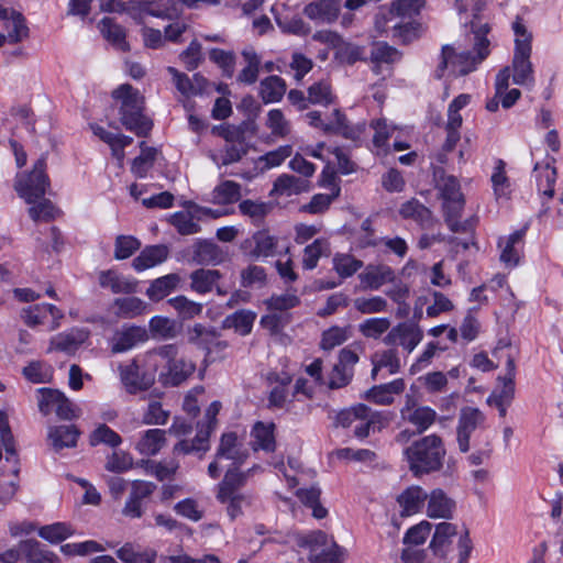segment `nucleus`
<instances>
[{"instance_id":"nucleus-53","label":"nucleus","mask_w":563,"mask_h":563,"mask_svg":"<svg viewBox=\"0 0 563 563\" xmlns=\"http://www.w3.org/2000/svg\"><path fill=\"white\" fill-rule=\"evenodd\" d=\"M246 154V147L243 142L228 143L221 153L209 154L214 164L227 166L239 162Z\"/></svg>"},{"instance_id":"nucleus-57","label":"nucleus","mask_w":563,"mask_h":563,"mask_svg":"<svg viewBox=\"0 0 563 563\" xmlns=\"http://www.w3.org/2000/svg\"><path fill=\"white\" fill-rule=\"evenodd\" d=\"M471 100V95L461 93L450 102L445 129H460L462 126L463 118L461 111L470 104Z\"/></svg>"},{"instance_id":"nucleus-23","label":"nucleus","mask_w":563,"mask_h":563,"mask_svg":"<svg viewBox=\"0 0 563 563\" xmlns=\"http://www.w3.org/2000/svg\"><path fill=\"white\" fill-rule=\"evenodd\" d=\"M0 20L3 21L9 43L15 44L27 37L29 27L21 13L0 7Z\"/></svg>"},{"instance_id":"nucleus-8","label":"nucleus","mask_w":563,"mask_h":563,"mask_svg":"<svg viewBox=\"0 0 563 563\" xmlns=\"http://www.w3.org/2000/svg\"><path fill=\"white\" fill-rule=\"evenodd\" d=\"M441 192L443 197L445 221L450 230L453 232L471 233L474 228V220L468 219L464 222L459 221L464 208V198L460 190L459 180L452 176L444 178L441 184Z\"/></svg>"},{"instance_id":"nucleus-17","label":"nucleus","mask_w":563,"mask_h":563,"mask_svg":"<svg viewBox=\"0 0 563 563\" xmlns=\"http://www.w3.org/2000/svg\"><path fill=\"white\" fill-rule=\"evenodd\" d=\"M484 422V415L473 407L461 410L457 427V443L460 451L466 453L470 448V437Z\"/></svg>"},{"instance_id":"nucleus-59","label":"nucleus","mask_w":563,"mask_h":563,"mask_svg":"<svg viewBox=\"0 0 563 563\" xmlns=\"http://www.w3.org/2000/svg\"><path fill=\"white\" fill-rule=\"evenodd\" d=\"M308 100L312 104L329 106L334 102L335 96L329 81L321 80L308 88Z\"/></svg>"},{"instance_id":"nucleus-29","label":"nucleus","mask_w":563,"mask_h":563,"mask_svg":"<svg viewBox=\"0 0 563 563\" xmlns=\"http://www.w3.org/2000/svg\"><path fill=\"white\" fill-rule=\"evenodd\" d=\"M456 534L457 527L455 525L446 521L438 523L429 543V549L435 556H445L452 543V538Z\"/></svg>"},{"instance_id":"nucleus-11","label":"nucleus","mask_w":563,"mask_h":563,"mask_svg":"<svg viewBox=\"0 0 563 563\" xmlns=\"http://www.w3.org/2000/svg\"><path fill=\"white\" fill-rule=\"evenodd\" d=\"M40 411L47 416L55 412L60 419L71 420L77 417V407L60 391L40 388L37 390Z\"/></svg>"},{"instance_id":"nucleus-45","label":"nucleus","mask_w":563,"mask_h":563,"mask_svg":"<svg viewBox=\"0 0 563 563\" xmlns=\"http://www.w3.org/2000/svg\"><path fill=\"white\" fill-rule=\"evenodd\" d=\"M192 261L200 265H218L223 261V253L214 243L200 241L195 245Z\"/></svg>"},{"instance_id":"nucleus-22","label":"nucleus","mask_w":563,"mask_h":563,"mask_svg":"<svg viewBox=\"0 0 563 563\" xmlns=\"http://www.w3.org/2000/svg\"><path fill=\"white\" fill-rule=\"evenodd\" d=\"M427 516L432 519H451L455 510V501L442 489H433L427 497Z\"/></svg>"},{"instance_id":"nucleus-1","label":"nucleus","mask_w":563,"mask_h":563,"mask_svg":"<svg viewBox=\"0 0 563 563\" xmlns=\"http://www.w3.org/2000/svg\"><path fill=\"white\" fill-rule=\"evenodd\" d=\"M14 187L18 195L31 205L29 214L33 221H51L58 213L53 202L44 198L49 187L45 155L35 162L30 174L18 175Z\"/></svg>"},{"instance_id":"nucleus-5","label":"nucleus","mask_w":563,"mask_h":563,"mask_svg":"<svg viewBox=\"0 0 563 563\" xmlns=\"http://www.w3.org/2000/svg\"><path fill=\"white\" fill-rule=\"evenodd\" d=\"M423 5L422 0H395L389 8V23L393 22V37L407 44L419 35V24L415 16Z\"/></svg>"},{"instance_id":"nucleus-34","label":"nucleus","mask_w":563,"mask_h":563,"mask_svg":"<svg viewBox=\"0 0 563 563\" xmlns=\"http://www.w3.org/2000/svg\"><path fill=\"white\" fill-rule=\"evenodd\" d=\"M275 468L277 472L283 473L290 486H296L305 479L312 478L316 475L313 470L303 468L301 460L297 459L287 460V463L284 460H280L275 464Z\"/></svg>"},{"instance_id":"nucleus-2","label":"nucleus","mask_w":563,"mask_h":563,"mask_svg":"<svg viewBox=\"0 0 563 563\" xmlns=\"http://www.w3.org/2000/svg\"><path fill=\"white\" fill-rule=\"evenodd\" d=\"M488 31L487 24L474 30V49L476 55L456 49L452 45H444L434 69V77L450 80L475 70L477 65L489 54V41L486 38Z\"/></svg>"},{"instance_id":"nucleus-35","label":"nucleus","mask_w":563,"mask_h":563,"mask_svg":"<svg viewBox=\"0 0 563 563\" xmlns=\"http://www.w3.org/2000/svg\"><path fill=\"white\" fill-rule=\"evenodd\" d=\"M553 162L537 163L534 166V177L537 188L540 195L552 198L554 195V185L556 180V170L552 165Z\"/></svg>"},{"instance_id":"nucleus-62","label":"nucleus","mask_w":563,"mask_h":563,"mask_svg":"<svg viewBox=\"0 0 563 563\" xmlns=\"http://www.w3.org/2000/svg\"><path fill=\"white\" fill-rule=\"evenodd\" d=\"M432 527V523L427 520H422L419 523L410 527L402 538L404 545H422L431 533Z\"/></svg>"},{"instance_id":"nucleus-39","label":"nucleus","mask_w":563,"mask_h":563,"mask_svg":"<svg viewBox=\"0 0 563 563\" xmlns=\"http://www.w3.org/2000/svg\"><path fill=\"white\" fill-rule=\"evenodd\" d=\"M309 190L307 180L283 174L274 183L271 196L290 197Z\"/></svg>"},{"instance_id":"nucleus-42","label":"nucleus","mask_w":563,"mask_h":563,"mask_svg":"<svg viewBox=\"0 0 563 563\" xmlns=\"http://www.w3.org/2000/svg\"><path fill=\"white\" fill-rule=\"evenodd\" d=\"M181 278L178 274L172 273L158 277L150 284L146 290L147 297L153 301H159L175 290Z\"/></svg>"},{"instance_id":"nucleus-28","label":"nucleus","mask_w":563,"mask_h":563,"mask_svg":"<svg viewBox=\"0 0 563 563\" xmlns=\"http://www.w3.org/2000/svg\"><path fill=\"white\" fill-rule=\"evenodd\" d=\"M169 256V249L166 245H152L145 247L134 260L133 268L136 272L155 267L164 263Z\"/></svg>"},{"instance_id":"nucleus-15","label":"nucleus","mask_w":563,"mask_h":563,"mask_svg":"<svg viewBox=\"0 0 563 563\" xmlns=\"http://www.w3.org/2000/svg\"><path fill=\"white\" fill-rule=\"evenodd\" d=\"M527 229L528 227L525 225L508 236L499 239L498 246L500 249V261L506 267L515 268L519 265L523 250V238Z\"/></svg>"},{"instance_id":"nucleus-26","label":"nucleus","mask_w":563,"mask_h":563,"mask_svg":"<svg viewBox=\"0 0 563 563\" xmlns=\"http://www.w3.org/2000/svg\"><path fill=\"white\" fill-rule=\"evenodd\" d=\"M427 497L428 494L419 486H410L405 489L397 497V503L400 507V516L409 517L418 514L427 500Z\"/></svg>"},{"instance_id":"nucleus-9","label":"nucleus","mask_w":563,"mask_h":563,"mask_svg":"<svg viewBox=\"0 0 563 563\" xmlns=\"http://www.w3.org/2000/svg\"><path fill=\"white\" fill-rule=\"evenodd\" d=\"M148 352L135 356L131 362L119 364L120 380L129 394L148 389L155 382L156 369L147 365Z\"/></svg>"},{"instance_id":"nucleus-43","label":"nucleus","mask_w":563,"mask_h":563,"mask_svg":"<svg viewBox=\"0 0 563 563\" xmlns=\"http://www.w3.org/2000/svg\"><path fill=\"white\" fill-rule=\"evenodd\" d=\"M252 446L254 451L271 453L275 449L274 424L256 422L252 429Z\"/></svg>"},{"instance_id":"nucleus-31","label":"nucleus","mask_w":563,"mask_h":563,"mask_svg":"<svg viewBox=\"0 0 563 563\" xmlns=\"http://www.w3.org/2000/svg\"><path fill=\"white\" fill-rule=\"evenodd\" d=\"M407 457H442L445 454L442 441L431 434L413 443L406 452Z\"/></svg>"},{"instance_id":"nucleus-33","label":"nucleus","mask_w":563,"mask_h":563,"mask_svg":"<svg viewBox=\"0 0 563 563\" xmlns=\"http://www.w3.org/2000/svg\"><path fill=\"white\" fill-rule=\"evenodd\" d=\"M112 308L114 314L120 319H133L148 311V305L141 298L133 296L115 298Z\"/></svg>"},{"instance_id":"nucleus-6","label":"nucleus","mask_w":563,"mask_h":563,"mask_svg":"<svg viewBox=\"0 0 563 563\" xmlns=\"http://www.w3.org/2000/svg\"><path fill=\"white\" fill-rule=\"evenodd\" d=\"M379 423L380 415L363 404L340 410L334 419L336 427L349 430L353 437L360 440L367 438L376 428L379 429Z\"/></svg>"},{"instance_id":"nucleus-13","label":"nucleus","mask_w":563,"mask_h":563,"mask_svg":"<svg viewBox=\"0 0 563 563\" xmlns=\"http://www.w3.org/2000/svg\"><path fill=\"white\" fill-rule=\"evenodd\" d=\"M177 15L172 0H131L130 16L142 24L146 16L169 20Z\"/></svg>"},{"instance_id":"nucleus-7","label":"nucleus","mask_w":563,"mask_h":563,"mask_svg":"<svg viewBox=\"0 0 563 563\" xmlns=\"http://www.w3.org/2000/svg\"><path fill=\"white\" fill-rule=\"evenodd\" d=\"M296 545L308 552L310 563H341L342 550L321 530L299 533L295 538Z\"/></svg>"},{"instance_id":"nucleus-51","label":"nucleus","mask_w":563,"mask_h":563,"mask_svg":"<svg viewBox=\"0 0 563 563\" xmlns=\"http://www.w3.org/2000/svg\"><path fill=\"white\" fill-rule=\"evenodd\" d=\"M16 465L11 467L0 466V508L3 507L16 492Z\"/></svg>"},{"instance_id":"nucleus-19","label":"nucleus","mask_w":563,"mask_h":563,"mask_svg":"<svg viewBox=\"0 0 563 563\" xmlns=\"http://www.w3.org/2000/svg\"><path fill=\"white\" fill-rule=\"evenodd\" d=\"M98 283L101 288L109 289L112 294H133L136 291L137 282L115 269L101 271L98 274Z\"/></svg>"},{"instance_id":"nucleus-64","label":"nucleus","mask_w":563,"mask_h":563,"mask_svg":"<svg viewBox=\"0 0 563 563\" xmlns=\"http://www.w3.org/2000/svg\"><path fill=\"white\" fill-rule=\"evenodd\" d=\"M362 267V262L350 254L338 253L333 257V268L342 278L351 277Z\"/></svg>"},{"instance_id":"nucleus-46","label":"nucleus","mask_w":563,"mask_h":563,"mask_svg":"<svg viewBox=\"0 0 563 563\" xmlns=\"http://www.w3.org/2000/svg\"><path fill=\"white\" fill-rule=\"evenodd\" d=\"M331 253L330 243L327 239H316L303 249L302 267L311 271L317 267L321 257H327Z\"/></svg>"},{"instance_id":"nucleus-14","label":"nucleus","mask_w":563,"mask_h":563,"mask_svg":"<svg viewBox=\"0 0 563 563\" xmlns=\"http://www.w3.org/2000/svg\"><path fill=\"white\" fill-rule=\"evenodd\" d=\"M221 409V402L220 401H213L210 404V406L206 410V420H207V429L206 430H199L195 440L189 441H180L175 446V452L177 454H192L198 452H205L209 448V434L210 431L216 426V418Z\"/></svg>"},{"instance_id":"nucleus-63","label":"nucleus","mask_w":563,"mask_h":563,"mask_svg":"<svg viewBox=\"0 0 563 563\" xmlns=\"http://www.w3.org/2000/svg\"><path fill=\"white\" fill-rule=\"evenodd\" d=\"M168 303L178 312L183 319H192L202 312V305L188 299L185 296H176L168 300Z\"/></svg>"},{"instance_id":"nucleus-60","label":"nucleus","mask_w":563,"mask_h":563,"mask_svg":"<svg viewBox=\"0 0 563 563\" xmlns=\"http://www.w3.org/2000/svg\"><path fill=\"white\" fill-rule=\"evenodd\" d=\"M256 314L250 310H240L225 318V325L233 328L241 335L252 331Z\"/></svg>"},{"instance_id":"nucleus-44","label":"nucleus","mask_w":563,"mask_h":563,"mask_svg":"<svg viewBox=\"0 0 563 563\" xmlns=\"http://www.w3.org/2000/svg\"><path fill=\"white\" fill-rule=\"evenodd\" d=\"M165 433L161 429L146 430L136 443V451L142 455H156L166 443Z\"/></svg>"},{"instance_id":"nucleus-48","label":"nucleus","mask_w":563,"mask_h":563,"mask_svg":"<svg viewBox=\"0 0 563 563\" xmlns=\"http://www.w3.org/2000/svg\"><path fill=\"white\" fill-rule=\"evenodd\" d=\"M298 499L312 510L316 519H323L328 516V509L320 504L321 489L318 486L300 488L296 493Z\"/></svg>"},{"instance_id":"nucleus-50","label":"nucleus","mask_w":563,"mask_h":563,"mask_svg":"<svg viewBox=\"0 0 563 563\" xmlns=\"http://www.w3.org/2000/svg\"><path fill=\"white\" fill-rule=\"evenodd\" d=\"M199 219L200 216L196 212L195 208L194 211L186 210L175 212L170 217V223L180 234L190 235L200 231V225L198 223Z\"/></svg>"},{"instance_id":"nucleus-10","label":"nucleus","mask_w":563,"mask_h":563,"mask_svg":"<svg viewBox=\"0 0 563 563\" xmlns=\"http://www.w3.org/2000/svg\"><path fill=\"white\" fill-rule=\"evenodd\" d=\"M306 118L310 126L319 129L324 134H340L345 139L358 141L365 132V124L350 126L345 115L338 109L327 117H323L320 111H310Z\"/></svg>"},{"instance_id":"nucleus-58","label":"nucleus","mask_w":563,"mask_h":563,"mask_svg":"<svg viewBox=\"0 0 563 563\" xmlns=\"http://www.w3.org/2000/svg\"><path fill=\"white\" fill-rule=\"evenodd\" d=\"M89 443L92 446L99 444L108 445L109 448H118L122 443V438L114 430L104 423H100L89 435Z\"/></svg>"},{"instance_id":"nucleus-49","label":"nucleus","mask_w":563,"mask_h":563,"mask_svg":"<svg viewBox=\"0 0 563 563\" xmlns=\"http://www.w3.org/2000/svg\"><path fill=\"white\" fill-rule=\"evenodd\" d=\"M37 534L45 541L57 544L75 534V529L66 522H54L38 528Z\"/></svg>"},{"instance_id":"nucleus-30","label":"nucleus","mask_w":563,"mask_h":563,"mask_svg":"<svg viewBox=\"0 0 563 563\" xmlns=\"http://www.w3.org/2000/svg\"><path fill=\"white\" fill-rule=\"evenodd\" d=\"M22 555L26 563H57L58 556L35 539L20 542Z\"/></svg>"},{"instance_id":"nucleus-12","label":"nucleus","mask_w":563,"mask_h":563,"mask_svg":"<svg viewBox=\"0 0 563 563\" xmlns=\"http://www.w3.org/2000/svg\"><path fill=\"white\" fill-rule=\"evenodd\" d=\"M20 317L31 328L43 325L48 331H54L60 327L64 313L52 303H36L23 308Z\"/></svg>"},{"instance_id":"nucleus-16","label":"nucleus","mask_w":563,"mask_h":563,"mask_svg":"<svg viewBox=\"0 0 563 563\" xmlns=\"http://www.w3.org/2000/svg\"><path fill=\"white\" fill-rule=\"evenodd\" d=\"M145 328L137 325L122 327L110 340V349L114 354L124 353L147 340Z\"/></svg>"},{"instance_id":"nucleus-3","label":"nucleus","mask_w":563,"mask_h":563,"mask_svg":"<svg viewBox=\"0 0 563 563\" xmlns=\"http://www.w3.org/2000/svg\"><path fill=\"white\" fill-rule=\"evenodd\" d=\"M147 365L155 367L159 382L165 386L181 384L196 369L195 363L180 356L173 344L148 352Z\"/></svg>"},{"instance_id":"nucleus-27","label":"nucleus","mask_w":563,"mask_h":563,"mask_svg":"<svg viewBox=\"0 0 563 563\" xmlns=\"http://www.w3.org/2000/svg\"><path fill=\"white\" fill-rule=\"evenodd\" d=\"M490 184L497 202L507 201L512 194V185L506 173V163L497 159L490 175Z\"/></svg>"},{"instance_id":"nucleus-37","label":"nucleus","mask_w":563,"mask_h":563,"mask_svg":"<svg viewBox=\"0 0 563 563\" xmlns=\"http://www.w3.org/2000/svg\"><path fill=\"white\" fill-rule=\"evenodd\" d=\"M243 460H235L232 466L227 471L222 483L219 486L218 499L225 503L231 495L243 484L245 475L241 472Z\"/></svg>"},{"instance_id":"nucleus-56","label":"nucleus","mask_w":563,"mask_h":563,"mask_svg":"<svg viewBox=\"0 0 563 563\" xmlns=\"http://www.w3.org/2000/svg\"><path fill=\"white\" fill-rule=\"evenodd\" d=\"M241 187L232 180H224L212 191V201L219 205H230L240 199Z\"/></svg>"},{"instance_id":"nucleus-54","label":"nucleus","mask_w":563,"mask_h":563,"mask_svg":"<svg viewBox=\"0 0 563 563\" xmlns=\"http://www.w3.org/2000/svg\"><path fill=\"white\" fill-rule=\"evenodd\" d=\"M260 92L265 103L278 102L286 92V82L278 76H269L262 80Z\"/></svg>"},{"instance_id":"nucleus-41","label":"nucleus","mask_w":563,"mask_h":563,"mask_svg":"<svg viewBox=\"0 0 563 563\" xmlns=\"http://www.w3.org/2000/svg\"><path fill=\"white\" fill-rule=\"evenodd\" d=\"M190 288L199 295L210 292L221 278L217 269L199 268L190 274Z\"/></svg>"},{"instance_id":"nucleus-47","label":"nucleus","mask_w":563,"mask_h":563,"mask_svg":"<svg viewBox=\"0 0 563 563\" xmlns=\"http://www.w3.org/2000/svg\"><path fill=\"white\" fill-rule=\"evenodd\" d=\"M79 431L75 426L52 427L48 431V440L56 450L75 446Z\"/></svg>"},{"instance_id":"nucleus-61","label":"nucleus","mask_w":563,"mask_h":563,"mask_svg":"<svg viewBox=\"0 0 563 563\" xmlns=\"http://www.w3.org/2000/svg\"><path fill=\"white\" fill-rule=\"evenodd\" d=\"M23 375L34 384H43L53 377V368L45 362L33 361L23 368Z\"/></svg>"},{"instance_id":"nucleus-38","label":"nucleus","mask_w":563,"mask_h":563,"mask_svg":"<svg viewBox=\"0 0 563 563\" xmlns=\"http://www.w3.org/2000/svg\"><path fill=\"white\" fill-rule=\"evenodd\" d=\"M99 29L103 37L111 43V45L122 52L130 49V45L126 42L125 29L115 23L111 18H103L99 22Z\"/></svg>"},{"instance_id":"nucleus-21","label":"nucleus","mask_w":563,"mask_h":563,"mask_svg":"<svg viewBox=\"0 0 563 563\" xmlns=\"http://www.w3.org/2000/svg\"><path fill=\"white\" fill-rule=\"evenodd\" d=\"M423 338L422 331L416 322H404L389 333V342L402 346L411 353Z\"/></svg>"},{"instance_id":"nucleus-18","label":"nucleus","mask_w":563,"mask_h":563,"mask_svg":"<svg viewBox=\"0 0 563 563\" xmlns=\"http://www.w3.org/2000/svg\"><path fill=\"white\" fill-rule=\"evenodd\" d=\"M341 4L338 0H318L303 8V14L317 24H332L340 14Z\"/></svg>"},{"instance_id":"nucleus-55","label":"nucleus","mask_w":563,"mask_h":563,"mask_svg":"<svg viewBox=\"0 0 563 563\" xmlns=\"http://www.w3.org/2000/svg\"><path fill=\"white\" fill-rule=\"evenodd\" d=\"M141 153L136 156L131 166V172L139 178H144L148 170L153 167L155 162L157 150L148 147L144 142L140 143Z\"/></svg>"},{"instance_id":"nucleus-20","label":"nucleus","mask_w":563,"mask_h":563,"mask_svg":"<svg viewBox=\"0 0 563 563\" xmlns=\"http://www.w3.org/2000/svg\"><path fill=\"white\" fill-rule=\"evenodd\" d=\"M88 336L89 332L87 330L78 328L58 333L51 339L48 352L60 351L67 354L74 353L85 343Z\"/></svg>"},{"instance_id":"nucleus-52","label":"nucleus","mask_w":563,"mask_h":563,"mask_svg":"<svg viewBox=\"0 0 563 563\" xmlns=\"http://www.w3.org/2000/svg\"><path fill=\"white\" fill-rule=\"evenodd\" d=\"M107 548H111L108 542L103 545L95 540H87L63 544L59 550L66 556H86L96 552H104Z\"/></svg>"},{"instance_id":"nucleus-36","label":"nucleus","mask_w":563,"mask_h":563,"mask_svg":"<svg viewBox=\"0 0 563 563\" xmlns=\"http://www.w3.org/2000/svg\"><path fill=\"white\" fill-rule=\"evenodd\" d=\"M402 418L416 426L421 432L427 430L435 420L437 412L428 406H409L401 409Z\"/></svg>"},{"instance_id":"nucleus-25","label":"nucleus","mask_w":563,"mask_h":563,"mask_svg":"<svg viewBox=\"0 0 563 563\" xmlns=\"http://www.w3.org/2000/svg\"><path fill=\"white\" fill-rule=\"evenodd\" d=\"M529 54H514L511 66L508 67L515 85L529 88L534 86V69Z\"/></svg>"},{"instance_id":"nucleus-4","label":"nucleus","mask_w":563,"mask_h":563,"mask_svg":"<svg viewBox=\"0 0 563 563\" xmlns=\"http://www.w3.org/2000/svg\"><path fill=\"white\" fill-rule=\"evenodd\" d=\"M120 102V120L123 126L137 136H145L152 130V121L143 114L144 98L131 85L123 84L112 92Z\"/></svg>"},{"instance_id":"nucleus-32","label":"nucleus","mask_w":563,"mask_h":563,"mask_svg":"<svg viewBox=\"0 0 563 563\" xmlns=\"http://www.w3.org/2000/svg\"><path fill=\"white\" fill-rule=\"evenodd\" d=\"M167 71L173 76L174 84L178 91L184 96H196L205 91L207 80L199 74H195L192 79L178 71L175 67H168Z\"/></svg>"},{"instance_id":"nucleus-24","label":"nucleus","mask_w":563,"mask_h":563,"mask_svg":"<svg viewBox=\"0 0 563 563\" xmlns=\"http://www.w3.org/2000/svg\"><path fill=\"white\" fill-rule=\"evenodd\" d=\"M507 374L504 377H499V385L487 398L488 404L504 402L510 404L515 395V376L516 366L514 360L509 356L507 360Z\"/></svg>"},{"instance_id":"nucleus-40","label":"nucleus","mask_w":563,"mask_h":563,"mask_svg":"<svg viewBox=\"0 0 563 563\" xmlns=\"http://www.w3.org/2000/svg\"><path fill=\"white\" fill-rule=\"evenodd\" d=\"M509 79L510 68L505 67L497 74L495 80L496 97L505 109L512 107L521 96L517 88L508 89Z\"/></svg>"}]
</instances>
